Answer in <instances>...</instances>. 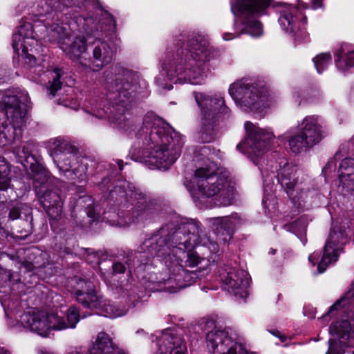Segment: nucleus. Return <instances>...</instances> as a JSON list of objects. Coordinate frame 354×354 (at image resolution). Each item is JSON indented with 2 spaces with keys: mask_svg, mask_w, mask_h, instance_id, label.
<instances>
[{
  "mask_svg": "<svg viewBox=\"0 0 354 354\" xmlns=\"http://www.w3.org/2000/svg\"><path fill=\"white\" fill-rule=\"evenodd\" d=\"M277 165L274 169L277 171V180L282 187H285L287 194L292 200L295 205L299 207L301 202L304 201L308 195V188L306 184L298 181V178H295L297 168L292 164H289L283 160L280 162V169H277Z\"/></svg>",
  "mask_w": 354,
  "mask_h": 354,
  "instance_id": "14",
  "label": "nucleus"
},
{
  "mask_svg": "<svg viewBox=\"0 0 354 354\" xmlns=\"http://www.w3.org/2000/svg\"><path fill=\"white\" fill-rule=\"evenodd\" d=\"M111 222H112V225H118L119 226H125V225H129V223L127 222L126 221L124 222L122 221H118L116 223L114 221H111Z\"/></svg>",
  "mask_w": 354,
  "mask_h": 354,
  "instance_id": "49",
  "label": "nucleus"
},
{
  "mask_svg": "<svg viewBox=\"0 0 354 354\" xmlns=\"http://www.w3.org/2000/svg\"><path fill=\"white\" fill-rule=\"evenodd\" d=\"M30 98L27 93L6 95L3 98L6 121L0 124V147L19 139L28 119Z\"/></svg>",
  "mask_w": 354,
  "mask_h": 354,
  "instance_id": "7",
  "label": "nucleus"
},
{
  "mask_svg": "<svg viewBox=\"0 0 354 354\" xmlns=\"http://www.w3.org/2000/svg\"><path fill=\"white\" fill-rule=\"evenodd\" d=\"M60 141L59 140H55V144H56L57 146H59Z\"/></svg>",
  "mask_w": 354,
  "mask_h": 354,
  "instance_id": "55",
  "label": "nucleus"
},
{
  "mask_svg": "<svg viewBox=\"0 0 354 354\" xmlns=\"http://www.w3.org/2000/svg\"><path fill=\"white\" fill-rule=\"evenodd\" d=\"M141 133L148 150L145 158L151 169H168L179 157L184 144L182 136L160 118L147 117Z\"/></svg>",
  "mask_w": 354,
  "mask_h": 354,
  "instance_id": "4",
  "label": "nucleus"
},
{
  "mask_svg": "<svg viewBox=\"0 0 354 354\" xmlns=\"http://www.w3.org/2000/svg\"><path fill=\"white\" fill-rule=\"evenodd\" d=\"M152 243H152L151 241H148L145 242L144 245H145L146 247H149V246H152ZM155 250L153 247H151V249H149V252L151 255H153V252H152V250Z\"/></svg>",
  "mask_w": 354,
  "mask_h": 354,
  "instance_id": "51",
  "label": "nucleus"
},
{
  "mask_svg": "<svg viewBox=\"0 0 354 354\" xmlns=\"http://www.w3.org/2000/svg\"><path fill=\"white\" fill-rule=\"evenodd\" d=\"M88 216L91 217V213L90 212H88ZM92 217H93V216H92ZM93 218H95V216H93Z\"/></svg>",
  "mask_w": 354,
  "mask_h": 354,
  "instance_id": "56",
  "label": "nucleus"
},
{
  "mask_svg": "<svg viewBox=\"0 0 354 354\" xmlns=\"http://www.w3.org/2000/svg\"><path fill=\"white\" fill-rule=\"evenodd\" d=\"M131 158H132L133 160H138V158H133V157H132Z\"/></svg>",
  "mask_w": 354,
  "mask_h": 354,
  "instance_id": "59",
  "label": "nucleus"
},
{
  "mask_svg": "<svg viewBox=\"0 0 354 354\" xmlns=\"http://www.w3.org/2000/svg\"><path fill=\"white\" fill-rule=\"evenodd\" d=\"M36 5L37 7L35 8V11L39 15L49 13L52 10V5H47L46 3L44 4L43 0H25L21 1L20 4L17 6V10L21 12L24 8L26 7L35 8Z\"/></svg>",
  "mask_w": 354,
  "mask_h": 354,
  "instance_id": "31",
  "label": "nucleus"
},
{
  "mask_svg": "<svg viewBox=\"0 0 354 354\" xmlns=\"http://www.w3.org/2000/svg\"><path fill=\"white\" fill-rule=\"evenodd\" d=\"M271 6V0H235L231 1V10L236 16L255 15L265 13L266 10Z\"/></svg>",
  "mask_w": 354,
  "mask_h": 354,
  "instance_id": "22",
  "label": "nucleus"
},
{
  "mask_svg": "<svg viewBox=\"0 0 354 354\" xmlns=\"http://www.w3.org/2000/svg\"><path fill=\"white\" fill-rule=\"evenodd\" d=\"M326 354H344L343 342L335 338L330 339L328 341V349Z\"/></svg>",
  "mask_w": 354,
  "mask_h": 354,
  "instance_id": "41",
  "label": "nucleus"
},
{
  "mask_svg": "<svg viewBox=\"0 0 354 354\" xmlns=\"http://www.w3.org/2000/svg\"><path fill=\"white\" fill-rule=\"evenodd\" d=\"M141 85L137 73L124 72L108 84L106 99L111 107L105 111L98 109L97 106H92V115L98 118L107 119L115 128L125 129L129 124L126 114L136 102Z\"/></svg>",
  "mask_w": 354,
  "mask_h": 354,
  "instance_id": "5",
  "label": "nucleus"
},
{
  "mask_svg": "<svg viewBox=\"0 0 354 354\" xmlns=\"http://www.w3.org/2000/svg\"><path fill=\"white\" fill-rule=\"evenodd\" d=\"M209 147L204 146L199 150L202 156L198 163L189 185L185 183L194 201L212 198L221 205L232 203L234 194V182L230 178L228 171L219 169L209 157Z\"/></svg>",
  "mask_w": 354,
  "mask_h": 354,
  "instance_id": "3",
  "label": "nucleus"
},
{
  "mask_svg": "<svg viewBox=\"0 0 354 354\" xmlns=\"http://www.w3.org/2000/svg\"><path fill=\"white\" fill-rule=\"evenodd\" d=\"M112 268L115 273H123L125 271V266L121 263H113Z\"/></svg>",
  "mask_w": 354,
  "mask_h": 354,
  "instance_id": "44",
  "label": "nucleus"
},
{
  "mask_svg": "<svg viewBox=\"0 0 354 354\" xmlns=\"http://www.w3.org/2000/svg\"><path fill=\"white\" fill-rule=\"evenodd\" d=\"M307 225V220L304 218H300L298 221L292 223L290 226L285 225L284 228L289 230L291 227L292 232L299 236V234H303L306 232Z\"/></svg>",
  "mask_w": 354,
  "mask_h": 354,
  "instance_id": "40",
  "label": "nucleus"
},
{
  "mask_svg": "<svg viewBox=\"0 0 354 354\" xmlns=\"http://www.w3.org/2000/svg\"><path fill=\"white\" fill-rule=\"evenodd\" d=\"M291 131L292 130H290V131H287L286 134H288V135L290 134L291 133Z\"/></svg>",
  "mask_w": 354,
  "mask_h": 354,
  "instance_id": "57",
  "label": "nucleus"
},
{
  "mask_svg": "<svg viewBox=\"0 0 354 354\" xmlns=\"http://www.w3.org/2000/svg\"><path fill=\"white\" fill-rule=\"evenodd\" d=\"M243 25V28L241 30V33L248 34L254 37H260L263 33L261 24L257 20H248Z\"/></svg>",
  "mask_w": 354,
  "mask_h": 354,
  "instance_id": "36",
  "label": "nucleus"
},
{
  "mask_svg": "<svg viewBox=\"0 0 354 354\" xmlns=\"http://www.w3.org/2000/svg\"><path fill=\"white\" fill-rule=\"evenodd\" d=\"M292 100L298 105H300L301 103V93L299 91H294L292 93Z\"/></svg>",
  "mask_w": 354,
  "mask_h": 354,
  "instance_id": "45",
  "label": "nucleus"
},
{
  "mask_svg": "<svg viewBox=\"0 0 354 354\" xmlns=\"http://www.w3.org/2000/svg\"><path fill=\"white\" fill-rule=\"evenodd\" d=\"M74 20L69 24L59 26L58 24L46 27L49 34V40L58 41L61 48L74 62L83 66L86 63L83 61V55L86 52V38L93 33L95 28V20L91 17L74 16Z\"/></svg>",
  "mask_w": 354,
  "mask_h": 354,
  "instance_id": "6",
  "label": "nucleus"
},
{
  "mask_svg": "<svg viewBox=\"0 0 354 354\" xmlns=\"http://www.w3.org/2000/svg\"><path fill=\"white\" fill-rule=\"evenodd\" d=\"M109 216H104V218H109Z\"/></svg>",
  "mask_w": 354,
  "mask_h": 354,
  "instance_id": "60",
  "label": "nucleus"
},
{
  "mask_svg": "<svg viewBox=\"0 0 354 354\" xmlns=\"http://www.w3.org/2000/svg\"><path fill=\"white\" fill-rule=\"evenodd\" d=\"M129 221H131V218H129ZM129 224L131 223V221H128Z\"/></svg>",
  "mask_w": 354,
  "mask_h": 354,
  "instance_id": "61",
  "label": "nucleus"
},
{
  "mask_svg": "<svg viewBox=\"0 0 354 354\" xmlns=\"http://www.w3.org/2000/svg\"><path fill=\"white\" fill-rule=\"evenodd\" d=\"M223 282L227 291L239 298L248 297L250 278L248 272L231 268L223 277Z\"/></svg>",
  "mask_w": 354,
  "mask_h": 354,
  "instance_id": "19",
  "label": "nucleus"
},
{
  "mask_svg": "<svg viewBox=\"0 0 354 354\" xmlns=\"http://www.w3.org/2000/svg\"><path fill=\"white\" fill-rule=\"evenodd\" d=\"M34 147L33 142H26L16 149L15 152L19 162L26 169L28 176L32 180L38 182L41 179L46 178L47 169L32 154Z\"/></svg>",
  "mask_w": 354,
  "mask_h": 354,
  "instance_id": "18",
  "label": "nucleus"
},
{
  "mask_svg": "<svg viewBox=\"0 0 354 354\" xmlns=\"http://www.w3.org/2000/svg\"><path fill=\"white\" fill-rule=\"evenodd\" d=\"M117 163L120 167V169L122 170V160H118Z\"/></svg>",
  "mask_w": 354,
  "mask_h": 354,
  "instance_id": "54",
  "label": "nucleus"
},
{
  "mask_svg": "<svg viewBox=\"0 0 354 354\" xmlns=\"http://www.w3.org/2000/svg\"><path fill=\"white\" fill-rule=\"evenodd\" d=\"M39 201L48 216L56 219L62 212V201L57 191L53 189L49 171L45 180H32Z\"/></svg>",
  "mask_w": 354,
  "mask_h": 354,
  "instance_id": "15",
  "label": "nucleus"
},
{
  "mask_svg": "<svg viewBox=\"0 0 354 354\" xmlns=\"http://www.w3.org/2000/svg\"><path fill=\"white\" fill-rule=\"evenodd\" d=\"M76 299L85 308L97 309L103 316L116 318L124 315L129 307L120 304L111 303L97 295L91 281L76 279Z\"/></svg>",
  "mask_w": 354,
  "mask_h": 354,
  "instance_id": "9",
  "label": "nucleus"
},
{
  "mask_svg": "<svg viewBox=\"0 0 354 354\" xmlns=\"http://www.w3.org/2000/svg\"><path fill=\"white\" fill-rule=\"evenodd\" d=\"M270 167L272 169L271 173L272 175L268 174V168H260L263 178L264 184V197L263 198V205L266 209H268L269 210L271 205L274 207L275 205L274 197L273 196L272 193L274 192L273 178L276 176L274 175L275 171L272 170L274 167L272 164L270 165Z\"/></svg>",
  "mask_w": 354,
  "mask_h": 354,
  "instance_id": "27",
  "label": "nucleus"
},
{
  "mask_svg": "<svg viewBox=\"0 0 354 354\" xmlns=\"http://www.w3.org/2000/svg\"><path fill=\"white\" fill-rule=\"evenodd\" d=\"M229 94L236 104L243 111L252 112L260 116L266 113V109L273 106L277 97L267 88L257 87L240 80L230 86Z\"/></svg>",
  "mask_w": 354,
  "mask_h": 354,
  "instance_id": "8",
  "label": "nucleus"
},
{
  "mask_svg": "<svg viewBox=\"0 0 354 354\" xmlns=\"http://www.w3.org/2000/svg\"><path fill=\"white\" fill-rule=\"evenodd\" d=\"M322 6V1L321 0H315L313 3V8L314 9L319 8Z\"/></svg>",
  "mask_w": 354,
  "mask_h": 354,
  "instance_id": "50",
  "label": "nucleus"
},
{
  "mask_svg": "<svg viewBox=\"0 0 354 354\" xmlns=\"http://www.w3.org/2000/svg\"><path fill=\"white\" fill-rule=\"evenodd\" d=\"M246 354H254V353H247Z\"/></svg>",
  "mask_w": 354,
  "mask_h": 354,
  "instance_id": "62",
  "label": "nucleus"
},
{
  "mask_svg": "<svg viewBox=\"0 0 354 354\" xmlns=\"http://www.w3.org/2000/svg\"><path fill=\"white\" fill-rule=\"evenodd\" d=\"M288 145L291 151L299 153L313 147L300 133L288 136Z\"/></svg>",
  "mask_w": 354,
  "mask_h": 354,
  "instance_id": "29",
  "label": "nucleus"
},
{
  "mask_svg": "<svg viewBox=\"0 0 354 354\" xmlns=\"http://www.w3.org/2000/svg\"><path fill=\"white\" fill-rule=\"evenodd\" d=\"M273 6L279 14V24L284 32L295 39H304L307 36L305 28L307 19L303 11L297 7L283 3Z\"/></svg>",
  "mask_w": 354,
  "mask_h": 354,
  "instance_id": "11",
  "label": "nucleus"
},
{
  "mask_svg": "<svg viewBox=\"0 0 354 354\" xmlns=\"http://www.w3.org/2000/svg\"><path fill=\"white\" fill-rule=\"evenodd\" d=\"M53 24H57L53 22L52 24H50L49 22H47L44 26L41 24H38L35 25L33 27L31 23L22 19L20 22V25L17 31L13 35L12 37V48L18 54H20L19 50H21V55L29 57L30 55L28 53L29 50L28 48L33 46L36 43L37 38L43 37V36L39 35L37 34V31L44 29V28L46 29V30H47L46 27L48 25L51 26ZM46 32L47 37L49 38V34L48 31H46Z\"/></svg>",
  "mask_w": 354,
  "mask_h": 354,
  "instance_id": "16",
  "label": "nucleus"
},
{
  "mask_svg": "<svg viewBox=\"0 0 354 354\" xmlns=\"http://www.w3.org/2000/svg\"><path fill=\"white\" fill-rule=\"evenodd\" d=\"M67 322H66L64 317L59 316L61 320V325H63L62 330L66 328H73L75 327L77 323L80 321L79 313L76 308L71 307L66 314Z\"/></svg>",
  "mask_w": 354,
  "mask_h": 354,
  "instance_id": "35",
  "label": "nucleus"
},
{
  "mask_svg": "<svg viewBox=\"0 0 354 354\" xmlns=\"http://www.w3.org/2000/svg\"><path fill=\"white\" fill-rule=\"evenodd\" d=\"M57 167L60 171L69 180H75L77 179L78 182H81L84 179L85 174L83 167H80L75 170H71L68 168H64L63 165H61L60 162H59Z\"/></svg>",
  "mask_w": 354,
  "mask_h": 354,
  "instance_id": "37",
  "label": "nucleus"
},
{
  "mask_svg": "<svg viewBox=\"0 0 354 354\" xmlns=\"http://www.w3.org/2000/svg\"><path fill=\"white\" fill-rule=\"evenodd\" d=\"M315 66L319 73H321L331 64V55L330 53H320L314 59Z\"/></svg>",
  "mask_w": 354,
  "mask_h": 354,
  "instance_id": "38",
  "label": "nucleus"
},
{
  "mask_svg": "<svg viewBox=\"0 0 354 354\" xmlns=\"http://www.w3.org/2000/svg\"><path fill=\"white\" fill-rule=\"evenodd\" d=\"M245 221L238 214L213 218L214 231L218 241H229L235 230L244 223Z\"/></svg>",
  "mask_w": 354,
  "mask_h": 354,
  "instance_id": "20",
  "label": "nucleus"
},
{
  "mask_svg": "<svg viewBox=\"0 0 354 354\" xmlns=\"http://www.w3.org/2000/svg\"><path fill=\"white\" fill-rule=\"evenodd\" d=\"M9 165L0 156V190H6L10 185Z\"/></svg>",
  "mask_w": 354,
  "mask_h": 354,
  "instance_id": "34",
  "label": "nucleus"
},
{
  "mask_svg": "<svg viewBox=\"0 0 354 354\" xmlns=\"http://www.w3.org/2000/svg\"><path fill=\"white\" fill-rule=\"evenodd\" d=\"M245 129L246 138L237 145V149L251 156L260 157L274 138L272 131L270 128H260L249 121L245 123Z\"/></svg>",
  "mask_w": 354,
  "mask_h": 354,
  "instance_id": "12",
  "label": "nucleus"
},
{
  "mask_svg": "<svg viewBox=\"0 0 354 354\" xmlns=\"http://www.w3.org/2000/svg\"><path fill=\"white\" fill-rule=\"evenodd\" d=\"M0 354H10V353L6 348L0 346Z\"/></svg>",
  "mask_w": 354,
  "mask_h": 354,
  "instance_id": "52",
  "label": "nucleus"
},
{
  "mask_svg": "<svg viewBox=\"0 0 354 354\" xmlns=\"http://www.w3.org/2000/svg\"><path fill=\"white\" fill-rule=\"evenodd\" d=\"M339 189L342 193L354 191V159H344L339 168Z\"/></svg>",
  "mask_w": 354,
  "mask_h": 354,
  "instance_id": "26",
  "label": "nucleus"
},
{
  "mask_svg": "<svg viewBox=\"0 0 354 354\" xmlns=\"http://www.w3.org/2000/svg\"><path fill=\"white\" fill-rule=\"evenodd\" d=\"M207 55L206 42L198 39L190 40L186 47L176 52H167L160 60L162 70L155 79L156 85L171 90L172 83L201 84Z\"/></svg>",
  "mask_w": 354,
  "mask_h": 354,
  "instance_id": "2",
  "label": "nucleus"
},
{
  "mask_svg": "<svg viewBox=\"0 0 354 354\" xmlns=\"http://www.w3.org/2000/svg\"><path fill=\"white\" fill-rule=\"evenodd\" d=\"M335 57L336 66L342 72L354 66V50L349 49L347 45L342 46Z\"/></svg>",
  "mask_w": 354,
  "mask_h": 354,
  "instance_id": "28",
  "label": "nucleus"
},
{
  "mask_svg": "<svg viewBox=\"0 0 354 354\" xmlns=\"http://www.w3.org/2000/svg\"><path fill=\"white\" fill-rule=\"evenodd\" d=\"M354 302V282L352 283L350 289L333 306H330L328 315H324L322 319H324L328 315L332 314L334 310H339L347 305L352 304Z\"/></svg>",
  "mask_w": 354,
  "mask_h": 354,
  "instance_id": "30",
  "label": "nucleus"
},
{
  "mask_svg": "<svg viewBox=\"0 0 354 354\" xmlns=\"http://www.w3.org/2000/svg\"><path fill=\"white\" fill-rule=\"evenodd\" d=\"M239 346L238 344H235V345H231L229 346H226L223 351L218 352V350H216L212 351V354H236V349Z\"/></svg>",
  "mask_w": 354,
  "mask_h": 354,
  "instance_id": "43",
  "label": "nucleus"
},
{
  "mask_svg": "<svg viewBox=\"0 0 354 354\" xmlns=\"http://www.w3.org/2000/svg\"><path fill=\"white\" fill-rule=\"evenodd\" d=\"M21 213L24 214L28 225L31 227L32 221V209L26 204H21L17 207L12 208L9 213V218L11 220L17 219Z\"/></svg>",
  "mask_w": 354,
  "mask_h": 354,
  "instance_id": "32",
  "label": "nucleus"
},
{
  "mask_svg": "<svg viewBox=\"0 0 354 354\" xmlns=\"http://www.w3.org/2000/svg\"><path fill=\"white\" fill-rule=\"evenodd\" d=\"M93 45V61L90 66L94 71H99L111 62L113 50L106 42L100 39L95 40Z\"/></svg>",
  "mask_w": 354,
  "mask_h": 354,
  "instance_id": "24",
  "label": "nucleus"
},
{
  "mask_svg": "<svg viewBox=\"0 0 354 354\" xmlns=\"http://www.w3.org/2000/svg\"><path fill=\"white\" fill-rule=\"evenodd\" d=\"M319 258V254L316 252H314L313 254H311L309 257H308V260L310 262L312 263V264L314 266L316 264V263L317 262V259Z\"/></svg>",
  "mask_w": 354,
  "mask_h": 354,
  "instance_id": "47",
  "label": "nucleus"
},
{
  "mask_svg": "<svg viewBox=\"0 0 354 354\" xmlns=\"http://www.w3.org/2000/svg\"><path fill=\"white\" fill-rule=\"evenodd\" d=\"M172 242L175 244L172 256L176 259L178 263L174 268L172 276L162 279L164 290L171 293L191 284L190 274L180 264V261H183V259L186 258V265L189 267H195L203 263L200 266V268L203 269L209 264L211 258H200L196 252L192 250L194 248L202 245L207 248L212 254H216L219 250L218 243L212 241L197 224H189L178 229L173 234Z\"/></svg>",
  "mask_w": 354,
  "mask_h": 354,
  "instance_id": "1",
  "label": "nucleus"
},
{
  "mask_svg": "<svg viewBox=\"0 0 354 354\" xmlns=\"http://www.w3.org/2000/svg\"><path fill=\"white\" fill-rule=\"evenodd\" d=\"M207 345L209 351L218 350V352L223 351L226 346L235 345L237 344L230 336L228 330L215 328L207 333L206 336Z\"/></svg>",
  "mask_w": 354,
  "mask_h": 354,
  "instance_id": "25",
  "label": "nucleus"
},
{
  "mask_svg": "<svg viewBox=\"0 0 354 354\" xmlns=\"http://www.w3.org/2000/svg\"><path fill=\"white\" fill-rule=\"evenodd\" d=\"M64 105L66 106H69L66 102H64Z\"/></svg>",
  "mask_w": 354,
  "mask_h": 354,
  "instance_id": "58",
  "label": "nucleus"
},
{
  "mask_svg": "<svg viewBox=\"0 0 354 354\" xmlns=\"http://www.w3.org/2000/svg\"><path fill=\"white\" fill-rule=\"evenodd\" d=\"M66 354H84V352L80 348H72L68 351Z\"/></svg>",
  "mask_w": 354,
  "mask_h": 354,
  "instance_id": "48",
  "label": "nucleus"
},
{
  "mask_svg": "<svg viewBox=\"0 0 354 354\" xmlns=\"http://www.w3.org/2000/svg\"><path fill=\"white\" fill-rule=\"evenodd\" d=\"M52 77L53 78V81L50 86V92L52 95H55V93L61 88L62 83L59 81V78L61 77L60 70L58 68L55 69L53 72L50 73Z\"/></svg>",
  "mask_w": 354,
  "mask_h": 354,
  "instance_id": "42",
  "label": "nucleus"
},
{
  "mask_svg": "<svg viewBox=\"0 0 354 354\" xmlns=\"http://www.w3.org/2000/svg\"><path fill=\"white\" fill-rule=\"evenodd\" d=\"M348 241L345 231L339 227H334L328 236L324 248L323 255L317 263L319 273L324 272L328 266L337 261L340 253L343 251V245Z\"/></svg>",
  "mask_w": 354,
  "mask_h": 354,
  "instance_id": "17",
  "label": "nucleus"
},
{
  "mask_svg": "<svg viewBox=\"0 0 354 354\" xmlns=\"http://www.w3.org/2000/svg\"><path fill=\"white\" fill-rule=\"evenodd\" d=\"M272 334L274 335H275L276 337H277L281 340V342H282V343L286 342L287 340L288 339L286 335L281 334L279 331L273 332Z\"/></svg>",
  "mask_w": 354,
  "mask_h": 354,
  "instance_id": "46",
  "label": "nucleus"
},
{
  "mask_svg": "<svg viewBox=\"0 0 354 354\" xmlns=\"http://www.w3.org/2000/svg\"><path fill=\"white\" fill-rule=\"evenodd\" d=\"M92 0H58V7L72 8L75 11L78 8L86 6Z\"/></svg>",
  "mask_w": 354,
  "mask_h": 354,
  "instance_id": "39",
  "label": "nucleus"
},
{
  "mask_svg": "<svg viewBox=\"0 0 354 354\" xmlns=\"http://www.w3.org/2000/svg\"><path fill=\"white\" fill-rule=\"evenodd\" d=\"M21 325L42 337H47L52 330H61L59 316L44 310L30 308L20 317Z\"/></svg>",
  "mask_w": 354,
  "mask_h": 354,
  "instance_id": "13",
  "label": "nucleus"
},
{
  "mask_svg": "<svg viewBox=\"0 0 354 354\" xmlns=\"http://www.w3.org/2000/svg\"><path fill=\"white\" fill-rule=\"evenodd\" d=\"M230 35V34H229V33H225V34H223V39L224 40L227 41V40H230V39H232V38H234V37H229V35Z\"/></svg>",
  "mask_w": 354,
  "mask_h": 354,
  "instance_id": "53",
  "label": "nucleus"
},
{
  "mask_svg": "<svg viewBox=\"0 0 354 354\" xmlns=\"http://www.w3.org/2000/svg\"><path fill=\"white\" fill-rule=\"evenodd\" d=\"M351 329V323L348 320L337 322L330 327V333L336 335L339 339L347 338Z\"/></svg>",
  "mask_w": 354,
  "mask_h": 354,
  "instance_id": "33",
  "label": "nucleus"
},
{
  "mask_svg": "<svg viewBox=\"0 0 354 354\" xmlns=\"http://www.w3.org/2000/svg\"><path fill=\"white\" fill-rule=\"evenodd\" d=\"M195 100L203 114V127L201 131V139L203 142H210L215 138L213 127L214 115L216 111L227 113V108L225 105L223 97H212L202 93H194Z\"/></svg>",
  "mask_w": 354,
  "mask_h": 354,
  "instance_id": "10",
  "label": "nucleus"
},
{
  "mask_svg": "<svg viewBox=\"0 0 354 354\" xmlns=\"http://www.w3.org/2000/svg\"><path fill=\"white\" fill-rule=\"evenodd\" d=\"M155 354H185L187 347L183 339L171 330L164 331L158 339Z\"/></svg>",
  "mask_w": 354,
  "mask_h": 354,
  "instance_id": "21",
  "label": "nucleus"
},
{
  "mask_svg": "<svg viewBox=\"0 0 354 354\" xmlns=\"http://www.w3.org/2000/svg\"><path fill=\"white\" fill-rule=\"evenodd\" d=\"M298 132L313 146L317 145L322 139V130L319 117H305L298 124Z\"/></svg>",
  "mask_w": 354,
  "mask_h": 354,
  "instance_id": "23",
  "label": "nucleus"
}]
</instances>
